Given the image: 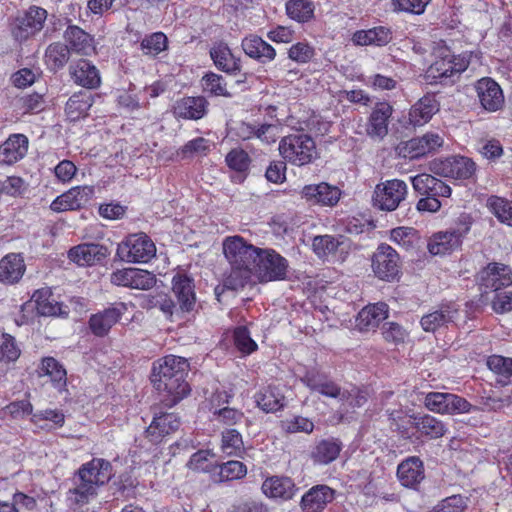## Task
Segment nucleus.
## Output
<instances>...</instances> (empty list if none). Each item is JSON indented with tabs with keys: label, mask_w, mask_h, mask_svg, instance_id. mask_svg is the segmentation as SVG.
I'll use <instances>...</instances> for the list:
<instances>
[{
	"label": "nucleus",
	"mask_w": 512,
	"mask_h": 512,
	"mask_svg": "<svg viewBox=\"0 0 512 512\" xmlns=\"http://www.w3.org/2000/svg\"><path fill=\"white\" fill-rule=\"evenodd\" d=\"M425 407L439 414H460L478 411L479 409L471 405L465 398L453 393L430 392L424 398Z\"/></svg>",
	"instance_id": "10"
},
{
	"label": "nucleus",
	"mask_w": 512,
	"mask_h": 512,
	"mask_svg": "<svg viewBox=\"0 0 512 512\" xmlns=\"http://www.w3.org/2000/svg\"><path fill=\"white\" fill-rule=\"evenodd\" d=\"M393 108L386 102L376 104L367 126V133L371 137L382 139L388 133V120L391 117Z\"/></svg>",
	"instance_id": "35"
},
{
	"label": "nucleus",
	"mask_w": 512,
	"mask_h": 512,
	"mask_svg": "<svg viewBox=\"0 0 512 512\" xmlns=\"http://www.w3.org/2000/svg\"><path fill=\"white\" fill-rule=\"evenodd\" d=\"M413 188L421 195L449 197L451 188L431 174H418L411 178Z\"/></svg>",
	"instance_id": "34"
},
{
	"label": "nucleus",
	"mask_w": 512,
	"mask_h": 512,
	"mask_svg": "<svg viewBox=\"0 0 512 512\" xmlns=\"http://www.w3.org/2000/svg\"><path fill=\"white\" fill-rule=\"evenodd\" d=\"M28 151V138L23 134L11 135L0 146V162L14 164L21 160Z\"/></svg>",
	"instance_id": "32"
},
{
	"label": "nucleus",
	"mask_w": 512,
	"mask_h": 512,
	"mask_svg": "<svg viewBox=\"0 0 512 512\" xmlns=\"http://www.w3.org/2000/svg\"><path fill=\"white\" fill-rule=\"evenodd\" d=\"M488 368L497 376V382L507 385L512 379V358L491 355L487 358Z\"/></svg>",
	"instance_id": "46"
},
{
	"label": "nucleus",
	"mask_w": 512,
	"mask_h": 512,
	"mask_svg": "<svg viewBox=\"0 0 512 512\" xmlns=\"http://www.w3.org/2000/svg\"><path fill=\"white\" fill-rule=\"evenodd\" d=\"M189 363L186 358L167 355L153 364L151 381L162 394L161 402L172 407L190 393L186 381Z\"/></svg>",
	"instance_id": "1"
},
{
	"label": "nucleus",
	"mask_w": 512,
	"mask_h": 512,
	"mask_svg": "<svg viewBox=\"0 0 512 512\" xmlns=\"http://www.w3.org/2000/svg\"><path fill=\"white\" fill-rule=\"evenodd\" d=\"M463 236L459 230L435 233L428 242V250L433 255H445L461 246Z\"/></svg>",
	"instance_id": "30"
},
{
	"label": "nucleus",
	"mask_w": 512,
	"mask_h": 512,
	"mask_svg": "<svg viewBox=\"0 0 512 512\" xmlns=\"http://www.w3.org/2000/svg\"><path fill=\"white\" fill-rule=\"evenodd\" d=\"M109 254V249L104 245L83 243L71 248L68 257L80 266H91L103 261Z\"/></svg>",
	"instance_id": "25"
},
{
	"label": "nucleus",
	"mask_w": 512,
	"mask_h": 512,
	"mask_svg": "<svg viewBox=\"0 0 512 512\" xmlns=\"http://www.w3.org/2000/svg\"><path fill=\"white\" fill-rule=\"evenodd\" d=\"M391 32L388 28L379 26L369 30H359L353 34L352 41L356 45L384 46L391 41Z\"/></svg>",
	"instance_id": "43"
},
{
	"label": "nucleus",
	"mask_w": 512,
	"mask_h": 512,
	"mask_svg": "<svg viewBox=\"0 0 512 512\" xmlns=\"http://www.w3.org/2000/svg\"><path fill=\"white\" fill-rule=\"evenodd\" d=\"M475 89L482 107L489 112H496L504 105V95L499 84L492 78L477 81Z\"/></svg>",
	"instance_id": "24"
},
{
	"label": "nucleus",
	"mask_w": 512,
	"mask_h": 512,
	"mask_svg": "<svg viewBox=\"0 0 512 512\" xmlns=\"http://www.w3.org/2000/svg\"><path fill=\"white\" fill-rule=\"evenodd\" d=\"M93 194L92 186H76L58 196L51 203L50 208L55 212L78 210L91 200Z\"/></svg>",
	"instance_id": "19"
},
{
	"label": "nucleus",
	"mask_w": 512,
	"mask_h": 512,
	"mask_svg": "<svg viewBox=\"0 0 512 512\" xmlns=\"http://www.w3.org/2000/svg\"><path fill=\"white\" fill-rule=\"evenodd\" d=\"M47 11L39 6H30L19 12L10 22V31L18 42H24L38 34L44 27Z\"/></svg>",
	"instance_id": "6"
},
{
	"label": "nucleus",
	"mask_w": 512,
	"mask_h": 512,
	"mask_svg": "<svg viewBox=\"0 0 512 512\" xmlns=\"http://www.w3.org/2000/svg\"><path fill=\"white\" fill-rule=\"evenodd\" d=\"M70 56L71 52L68 45L56 41L46 47L44 62L50 71L57 72L66 66L70 60Z\"/></svg>",
	"instance_id": "42"
},
{
	"label": "nucleus",
	"mask_w": 512,
	"mask_h": 512,
	"mask_svg": "<svg viewBox=\"0 0 512 512\" xmlns=\"http://www.w3.org/2000/svg\"><path fill=\"white\" fill-rule=\"evenodd\" d=\"M241 46L247 56L262 64L271 62L276 56L275 49L256 35L245 37L242 40Z\"/></svg>",
	"instance_id": "33"
},
{
	"label": "nucleus",
	"mask_w": 512,
	"mask_h": 512,
	"mask_svg": "<svg viewBox=\"0 0 512 512\" xmlns=\"http://www.w3.org/2000/svg\"><path fill=\"white\" fill-rule=\"evenodd\" d=\"M301 381L311 391L318 392L325 397L348 400L351 395L347 391H342L341 387L327 374L317 369L307 370Z\"/></svg>",
	"instance_id": "14"
},
{
	"label": "nucleus",
	"mask_w": 512,
	"mask_h": 512,
	"mask_svg": "<svg viewBox=\"0 0 512 512\" xmlns=\"http://www.w3.org/2000/svg\"><path fill=\"white\" fill-rule=\"evenodd\" d=\"M416 231L409 227H397L391 230L390 240L408 250L414 247Z\"/></svg>",
	"instance_id": "57"
},
{
	"label": "nucleus",
	"mask_w": 512,
	"mask_h": 512,
	"mask_svg": "<svg viewBox=\"0 0 512 512\" xmlns=\"http://www.w3.org/2000/svg\"><path fill=\"white\" fill-rule=\"evenodd\" d=\"M478 281L486 290L497 291L512 284V270L505 264L492 262L478 273Z\"/></svg>",
	"instance_id": "17"
},
{
	"label": "nucleus",
	"mask_w": 512,
	"mask_h": 512,
	"mask_svg": "<svg viewBox=\"0 0 512 512\" xmlns=\"http://www.w3.org/2000/svg\"><path fill=\"white\" fill-rule=\"evenodd\" d=\"M92 104L93 97L91 93L86 91L75 93L68 99L65 112L72 121H75L86 116Z\"/></svg>",
	"instance_id": "45"
},
{
	"label": "nucleus",
	"mask_w": 512,
	"mask_h": 512,
	"mask_svg": "<svg viewBox=\"0 0 512 512\" xmlns=\"http://www.w3.org/2000/svg\"><path fill=\"white\" fill-rule=\"evenodd\" d=\"M20 356V349L16 344L14 337L9 334H3L0 337V362H14Z\"/></svg>",
	"instance_id": "52"
},
{
	"label": "nucleus",
	"mask_w": 512,
	"mask_h": 512,
	"mask_svg": "<svg viewBox=\"0 0 512 512\" xmlns=\"http://www.w3.org/2000/svg\"><path fill=\"white\" fill-rule=\"evenodd\" d=\"M429 170L441 177L462 180L470 178L475 173L476 164L468 157L450 156L430 161Z\"/></svg>",
	"instance_id": "11"
},
{
	"label": "nucleus",
	"mask_w": 512,
	"mask_h": 512,
	"mask_svg": "<svg viewBox=\"0 0 512 512\" xmlns=\"http://www.w3.org/2000/svg\"><path fill=\"white\" fill-rule=\"evenodd\" d=\"M396 475L402 486L418 490L425 479L424 463L417 456L407 457L398 464Z\"/></svg>",
	"instance_id": "22"
},
{
	"label": "nucleus",
	"mask_w": 512,
	"mask_h": 512,
	"mask_svg": "<svg viewBox=\"0 0 512 512\" xmlns=\"http://www.w3.org/2000/svg\"><path fill=\"white\" fill-rule=\"evenodd\" d=\"M65 44L68 45L70 52L89 56L95 53V41L93 36L76 25H68L63 33Z\"/></svg>",
	"instance_id": "26"
},
{
	"label": "nucleus",
	"mask_w": 512,
	"mask_h": 512,
	"mask_svg": "<svg viewBox=\"0 0 512 512\" xmlns=\"http://www.w3.org/2000/svg\"><path fill=\"white\" fill-rule=\"evenodd\" d=\"M287 15L298 22H307L314 15V4L310 0H289L286 3Z\"/></svg>",
	"instance_id": "47"
},
{
	"label": "nucleus",
	"mask_w": 512,
	"mask_h": 512,
	"mask_svg": "<svg viewBox=\"0 0 512 512\" xmlns=\"http://www.w3.org/2000/svg\"><path fill=\"white\" fill-rule=\"evenodd\" d=\"M131 275V289L149 290L156 283L155 275L147 270L132 268Z\"/></svg>",
	"instance_id": "59"
},
{
	"label": "nucleus",
	"mask_w": 512,
	"mask_h": 512,
	"mask_svg": "<svg viewBox=\"0 0 512 512\" xmlns=\"http://www.w3.org/2000/svg\"><path fill=\"white\" fill-rule=\"evenodd\" d=\"M341 450L342 442L339 439H322L313 447L310 457L315 464L327 465L338 458Z\"/></svg>",
	"instance_id": "39"
},
{
	"label": "nucleus",
	"mask_w": 512,
	"mask_h": 512,
	"mask_svg": "<svg viewBox=\"0 0 512 512\" xmlns=\"http://www.w3.org/2000/svg\"><path fill=\"white\" fill-rule=\"evenodd\" d=\"M208 101L203 96L183 97L173 105V114L176 118L198 120L207 113Z\"/></svg>",
	"instance_id": "29"
},
{
	"label": "nucleus",
	"mask_w": 512,
	"mask_h": 512,
	"mask_svg": "<svg viewBox=\"0 0 512 512\" xmlns=\"http://www.w3.org/2000/svg\"><path fill=\"white\" fill-rule=\"evenodd\" d=\"M348 238L343 235H317L312 240V250L320 259L334 255L338 250L348 248Z\"/></svg>",
	"instance_id": "36"
},
{
	"label": "nucleus",
	"mask_w": 512,
	"mask_h": 512,
	"mask_svg": "<svg viewBox=\"0 0 512 512\" xmlns=\"http://www.w3.org/2000/svg\"><path fill=\"white\" fill-rule=\"evenodd\" d=\"M288 261L273 249H260L253 276L259 282L284 280L287 277Z\"/></svg>",
	"instance_id": "8"
},
{
	"label": "nucleus",
	"mask_w": 512,
	"mask_h": 512,
	"mask_svg": "<svg viewBox=\"0 0 512 512\" xmlns=\"http://www.w3.org/2000/svg\"><path fill=\"white\" fill-rule=\"evenodd\" d=\"M413 420L414 428H416L422 436L430 439L443 437L447 432L445 423L429 414L413 416Z\"/></svg>",
	"instance_id": "44"
},
{
	"label": "nucleus",
	"mask_w": 512,
	"mask_h": 512,
	"mask_svg": "<svg viewBox=\"0 0 512 512\" xmlns=\"http://www.w3.org/2000/svg\"><path fill=\"white\" fill-rule=\"evenodd\" d=\"M487 207L500 222L512 226V201L491 196L487 200Z\"/></svg>",
	"instance_id": "48"
},
{
	"label": "nucleus",
	"mask_w": 512,
	"mask_h": 512,
	"mask_svg": "<svg viewBox=\"0 0 512 512\" xmlns=\"http://www.w3.org/2000/svg\"><path fill=\"white\" fill-rule=\"evenodd\" d=\"M213 419L222 425L233 426L242 422L244 413L235 408L224 407L213 412Z\"/></svg>",
	"instance_id": "58"
},
{
	"label": "nucleus",
	"mask_w": 512,
	"mask_h": 512,
	"mask_svg": "<svg viewBox=\"0 0 512 512\" xmlns=\"http://www.w3.org/2000/svg\"><path fill=\"white\" fill-rule=\"evenodd\" d=\"M210 56L215 66L227 74L240 76L237 83H243L246 80V73H241L240 59L234 57L230 48L225 43L215 44L210 49Z\"/></svg>",
	"instance_id": "23"
},
{
	"label": "nucleus",
	"mask_w": 512,
	"mask_h": 512,
	"mask_svg": "<svg viewBox=\"0 0 512 512\" xmlns=\"http://www.w3.org/2000/svg\"><path fill=\"white\" fill-rule=\"evenodd\" d=\"M483 410L500 412L512 404L511 395H490L483 399Z\"/></svg>",
	"instance_id": "63"
},
{
	"label": "nucleus",
	"mask_w": 512,
	"mask_h": 512,
	"mask_svg": "<svg viewBox=\"0 0 512 512\" xmlns=\"http://www.w3.org/2000/svg\"><path fill=\"white\" fill-rule=\"evenodd\" d=\"M112 476L110 462L94 458L83 464L72 478V487L67 492L71 505L83 506L96 496L97 488L107 483Z\"/></svg>",
	"instance_id": "3"
},
{
	"label": "nucleus",
	"mask_w": 512,
	"mask_h": 512,
	"mask_svg": "<svg viewBox=\"0 0 512 512\" xmlns=\"http://www.w3.org/2000/svg\"><path fill=\"white\" fill-rule=\"evenodd\" d=\"M281 428L284 432L293 434V433H312L314 429L313 422L302 416H295L292 419H287L281 422Z\"/></svg>",
	"instance_id": "53"
},
{
	"label": "nucleus",
	"mask_w": 512,
	"mask_h": 512,
	"mask_svg": "<svg viewBox=\"0 0 512 512\" xmlns=\"http://www.w3.org/2000/svg\"><path fill=\"white\" fill-rule=\"evenodd\" d=\"M257 406L266 413H274L286 405V399L277 386H268L261 389L254 396Z\"/></svg>",
	"instance_id": "40"
},
{
	"label": "nucleus",
	"mask_w": 512,
	"mask_h": 512,
	"mask_svg": "<svg viewBox=\"0 0 512 512\" xmlns=\"http://www.w3.org/2000/svg\"><path fill=\"white\" fill-rule=\"evenodd\" d=\"M260 249L246 242L241 236H231L224 240L223 252L231 271L224 279L222 289L237 291L252 282Z\"/></svg>",
	"instance_id": "2"
},
{
	"label": "nucleus",
	"mask_w": 512,
	"mask_h": 512,
	"mask_svg": "<svg viewBox=\"0 0 512 512\" xmlns=\"http://www.w3.org/2000/svg\"><path fill=\"white\" fill-rule=\"evenodd\" d=\"M150 307L158 308L167 318H172L176 316L178 318H182L183 314L181 311L177 310V305L173 301V299L164 293L157 294L152 296L149 300Z\"/></svg>",
	"instance_id": "51"
},
{
	"label": "nucleus",
	"mask_w": 512,
	"mask_h": 512,
	"mask_svg": "<svg viewBox=\"0 0 512 512\" xmlns=\"http://www.w3.org/2000/svg\"><path fill=\"white\" fill-rule=\"evenodd\" d=\"M247 473L246 466L237 460H230L220 466L219 476L222 481L243 478Z\"/></svg>",
	"instance_id": "54"
},
{
	"label": "nucleus",
	"mask_w": 512,
	"mask_h": 512,
	"mask_svg": "<svg viewBox=\"0 0 512 512\" xmlns=\"http://www.w3.org/2000/svg\"><path fill=\"white\" fill-rule=\"evenodd\" d=\"M221 449L228 456H240L244 452L242 435L236 429L223 431Z\"/></svg>",
	"instance_id": "49"
},
{
	"label": "nucleus",
	"mask_w": 512,
	"mask_h": 512,
	"mask_svg": "<svg viewBox=\"0 0 512 512\" xmlns=\"http://www.w3.org/2000/svg\"><path fill=\"white\" fill-rule=\"evenodd\" d=\"M72 80L82 87L95 89L101 83L99 70L87 59H79L69 67Z\"/></svg>",
	"instance_id": "28"
},
{
	"label": "nucleus",
	"mask_w": 512,
	"mask_h": 512,
	"mask_svg": "<svg viewBox=\"0 0 512 512\" xmlns=\"http://www.w3.org/2000/svg\"><path fill=\"white\" fill-rule=\"evenodd\" d=\"M180 425V418L175 413H154L152 422L145 430V437L152 444H159L167 436L175 433Z\"/></svg>",
	"instance_id": "16"
},
{
	"label": "nucleus",
	"mask_w": 512,
	"mask_h": 512,
	"mask_svg": "<svg viewBox=\"0 0 512 512\" xmlns=\"http://www.w3.org/2000/svg\"><path fill=\"white\" fill-rule=\"evenodd\" d=\"M439 110V104L433 94H426L410 109L409 120L414 126L427 123Z\"/></svg>",
	"instance_id": "41"
},
{
	"label": "nucleus",
	"mask_w": 512,
	"mask_h": 512,
	"mask_svg": "<svg viewBox=\"0 0 512 512\" xmlns=\"http://www.w3.org/2000/svg\"><path fill=\"white\" fill-rule=\"evenodd\" d=\"M278 150L285 162L298 167L308 165L318 158L314 139L303 130L284 136Z\"/></svg>",
	"instance_id": "4"
},
{
	"label": "nucleus",
	"mask_w": 512,
	"mask_h": 512,
	"mask_svg": "<svg viewBox=\"0 0 512 512\" xmlns=\"http://www.w3.org/2000/svg\"><path fill=\"white\" fill-rule=\"evenodd\" d=\"M155 254L154 242L144 233L129 235L117 247V256L127 263H147Z\"/></svg>",
	"instance_id": "7"
},
{
	"label": "nucleus",
	"mask_w": 512,
	"mask_h": 512,
	"mask_svg": "<svg viewBox=\"0 0 512 512\" xmlns=\"http://www.w3.org/2000/svg\"><path fill=\"white\" fill-rule=\"evenodd\" d=\"M31 421L35 425L42 427V421H49L55 427H62L65 422V416L61 410L58 409H45L32 414Z\"/></svg>",
	"instance_id": "60"
},
{
	"label": "nucleus",
	"mask_w": 512,
	"mask_h": 512,
	"mask_svg": "<svg viewBox=\"0 0 512 512\" xmlns=\"http://www.w3.org/2000/svg\"><path fill=\"white\" fill-rule=\"evenodd\" d=\"M334 497L335 491L332 488L327 485H316L302 496L300 507L303 512H322Z\"/></svg>",
	"instance_id": "27"
},
{
	"label": "nucleus",
	"mask_w": 512,
	"mask_h": 512,
	"mask_svg": "<svg viewBox=\"0 0 512 512\" xmlns=\"http://www.w3.org/2000/svg\"><path fill=\"white\" fill-rule=\"evenodd\" d=\"M469 61L462 56H455L447 48L440 49L439 58L427 69L425 78L429 83L448 84L454 82L467 69Z\"/></svg>",
	"instance_id": "5"
},
{
	"label": "nucleus",
	"mask_w": 512,
	"mask_h": 512,
	"mask_svg": "<svg viewBox=\"0 0 512 512\" xmlns=\"http://www.w3.org/2000/svg\"><path fill=\"white\" fill-rule=\"evenodd\" d=\"M127 311V303L114 302L103 310L92 314L88 321L91 332L97 337H105Z\"/></svg>",
	"instance_id": "13"
},
{
	"label": "nucleus",
	"mask_w": 512,
	"mask_h": 512,
	"mask_svg": "<svg viewBox=\"0 0 512 512\" xmlns=\"http://www.w3.org/2000/svg\"><path fill=\"white\" fill-rule=\"evenodd\" d=\"M444 145L443 137L435 132H427L422 136L401 142L397 151L404 158L420 159L438 153Z\"/></svg>",
	"instance_id": "9"
},
{
	"label": "nucleus",
	"mask_w": 512,
	"mask_h": 512,
	"mask_svg": "<svg viewBox=\"0 0 512 512\" xmlns=\"http://www.w3.org/2000/svg\"><path fill=\"white\" fill-rule=\"evenodd\" d=\"M407 194V185L399 179L389 180L382 185H378L375 190L374 204L381 210L393 211L405 199Z\"/></svg>",
	"instance_id": "15"
},
{
	"label": "nucleus",
	"mask_w": 512,
	"mask_h": 512,
	"mask_svg": "<svg viewBox=\"0 0 512 512\" xmlns=\"http://www.w3.org/2000/svg\"><path fill=\"white\" fill-rule=\"evenodd\" d=\"M203 91L212 96L230 97L227 91L226 82L221 75L215 73H207L201 79Z\"/></svg>",
	"instance_id": "50"
},
{
	"label": "nucleus",
	"mask_w": 512,
	"mask_h": 512,
	"mask_svg": "<svg viewBox=\"0 0 512 512\" xmlns=\"http://www.w3.org/2000/svg\"><path fill=\"white\" fill-rule=\"evenodd\" d=\"M261 489L267 497L282 500L291 499L298 490L290 478L278 476L266 479Z\"/></svg>",
	"instance_id": "37"
},
{
	"label": "nucleus",
	"mask_w": 512,
	"mask_h": 512,
	"mask_svg": "<svg viewBox=\"0 0 512 512\" xmlns=\"http://www.w3.org/2000/svg\"><path fill=\"white\" fill-rule=\"evenodd\" d=\"M167 45V37L161 32L153 33L141 42V49L147 55H157L162 52Z\"/></svg>",
	"instance_id": "56"
},
{
	"label": "nucleus",
	"mask_w": 512,
	"mask_h": 512,
	"mask_svg": "<svg viewBox=\"0 0 512 512\" xmlns=\"http://www.w3.org/2000/svg\"><path fill=\"white\" fill-rule=\"evenodd\" d=\"M226 164L232 170L244 172L249 168L250 157L243 149H232L225 158Z\"/></svg>",
	"instance_id": "61"
},
{
	"label": "nucleus",
	"mask_w": 512,
	"mask_h": 512,
	"mask_svg": "<svg viewBox=\"0 0 512 512\" xmlns=\"http://www.w3.org/2000/svg\"><path fill=\"white\" fill-rule=\"evenodd\" d=\"M459 317V309L454 303H443L435 310L423 315L420 325L425 332H435L441 328H447Z\"/></svg>",
	"instance_id": "18"
},
{
	"label": "nucleus",
	"mask_w": 512,
	"mask_h": 512,
	"mask_svg": "<svg viewBox=\"0 0 512 512\" xmlns=\"http://www.w3.org/2000/svg\"><path fill=\"white\" fill-rule=\"evenodd\" d=\"M301 196L311 205L335 206L340 200L341 191L336 186L321 182L304 186Z\"/></svg>",
	"instance_id": "21"
},
{
	"label": "nucleus",
	"mask_w": 512,
	"mask_h": 512,
	"mask_svg": "<svg viewBox=\"0 0 512 512\" xmlns=\"http://www.w3.org/2000/svg\"><path fill=\"white\" fill-rule=\"evenodd\" d=\"M464 507L465 502L462 496L453 495L444 499L429 512H463Z\"/></svg>",
	"instance_id": "64"
},
{
	"label": "nucleus",
	"mask_w": 512,
	"mask_h": 512,
	"mask_svg": "<svg viewBox=\"0 0 512 512\" xmlns=\"http://www.w3.org/2000/svg\"><path fill=\"white\" fill-rule=\"evenodd\" d=\"M388 317V305L384 302L369 304L357 315L356 326L360 331L373 330Z\"/></svg>",
	"instance_id": "31"
},
{
	"label": "nucleus",
	"mask_w": 512,
	"mask_h": 512,
	"mask_svg": "<svg viewBox=\"0 0 512 512\" xmlns=\"http://www.w3.org/2000/svg\"><path fill=\"white\" fill-rule=\"evenodd\" d=\"M372 270L377 278L391 282L400 273V257L395 249L386 243L378 245L371 260Z\"/></svg>",
	"instance_id": "12"
},
{
	"label": "nucleus",
	"mask_w": 512,
	"mask_h": 512,
	"mask_svg": "<svg viewBox=\"0 0 512 512\" xmlns=\"http://www.w3.org/2000/svg\"><path fill=\"white\" fill-rule=\"evenodd\" d=\"M235 346L245 354H250L257 349L256 342L251 338L250 332L245 326L235 328L234 333Z\"/></svg>",
	"instance_id": "55"
},
{
	"label": "nucleus",
	"mask_w": 512,
	"mask_h": 512,
	"mask_svg": "<svg viewBox=\"0 0 512 512\" xmlns=\"http://www.w3.org/2000/svg\"><path fill=\"white\" fill-rule=\"evenodd\" d=\"M172 292L177 299V310L182 314L194 311L196 306L195 285L186 274H176L172 279Z\"/></svg>",
	"instance_id": "20"
},
{
	"label": "nucleus",
	"mask_w": 512,
	"mask_h": 512,
	"mask_svg": "<svg viewBox=\"0 0 512 512\" xmlns=\"http://www.w3.org/2000/svg\"><path fill=\"white\" fill-rule=\"evenodd\" d=\"M381 330L385 341L395 345L403 343L408 335L407 331L396 322L384 323Z\"/></svg>",
	"instance_id": "62"
},
{
	"label": "nucleus",
	"mask_w": 512,
	"mask_h": 512,
	"mask_svg": "<svg viewBox=\"0 0 512 512\" xmlns=\"http://www.w3.org/2000/svg\"><path fill=\"white\" fill-rule=\"evenodd\" d=\"M25 263L21 254L10 253L0 260V282L14 284L18 282L24 272Z\"/></svg>",
	"instance_id": "38"
}]
</instances>
